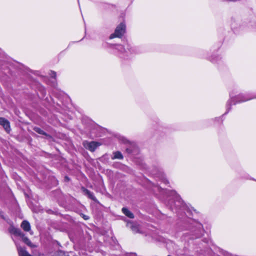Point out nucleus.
I'll list each match as a JSON object with an SVG mask.
<instances>
[{"instance_id":"ddd939ff","label":"nucleus","mask_w":256,"mask_h":256,"mask_svg":"<svg viewBox=\"0 0 256 256\" xmlns=\"http://www.w3.org/2000/svg\"><path fill=\"white\" fill-rule=\"evenodd\" d=\"M8 120L3 118H0V125L3 126Z\"/></svg>"},{"instance_id":"6ab92c4d","label":"nucleus","mask_w":256,"mask_h":256,"mask_svg":"<svg viewBox=\"0 0 256 256\" xmlns=\"http://www.w3.org/2000/svg\"><path fill=\"white\" fill-rule=\"evenodd\" d=\"M170 256V255H169V256Z\"/></svg>"},{"instance_id":"f257e3e1","label":"nucleus","mask_w":256,"mask_h":256,"mask_svg":"<svg viewBox=\"0 0 256 256\" xmlns=\"http://www.w3.org/2000/svg\"><path fill=\"white\" fill-rule=\"evenodd\" d=\"M10 232L16 236H19L22 238V241L28 246L31 247L34 246V245L30 240L27 237L25 236L24 234L20 230L13 228L11 229Z\"/></svg>"},{"instance_id":"f03ea898","label":"nucleus","mask_w":256,"mask_h":256,"mask_svg":"<svg viewBox=\"0 0 256 256\" xmlns=\"http://www.w3.org/2000/svg\"><path fill=\"white\" fill-rule=\"evenodd\" d=\"M126 24L122 22L120 23L116 28L114 33L112 34L110 38V39L116 37L120 38L126 32Z\"/></svg>"},{"instance_id":"f8f14e48","label":"nucleus","mask_w":256,"mask_h":256,"mask_svg":"<svg viewBox=\"0 0 256 256\" xmlns=\"http://www.w3.org/2000/svg\"><path fill=\"white\" fill-rule=\"evenodd\" d=\"M56 256H68V254L62 251H59Z\"/></svg>"},{"instance_id":"423d86ee","label":"nucleus","mask_w":256,"mask_h":256,"mask_svg":"<svg viewBox=\"0 0 256 256\" xmlns=\"http://www.w3.org/2000/svg\"><path fill=\"white\" fill-rule=\"evenodd\" d=\"M256 98V96L252 97V98H249V97L246 96H244V95H240L238 96V100H236V102H234V104H235L236 102H246V101L250 100L252 98Z\"/></svg>"},{"instance_id":"dca6fc26","label":"nucleus","mask_w":256,"mask_h":256,"mask_svg":"<svg viewBox=\"0 0 256 256\" xmlns=\"http://www.w3.org/2000/svg\"><path fill=\"white\" fill-rule=\"evenodd\" d=\"M178 203H180V205H179V204L176 205V206H180V205H181V204H182V202L180 201V200L178 201Z\"/></svg>"},{"instance_id":"9b49d317","label":"nucleus","mask_w":256,"mask_h":256,"mask_svg":"<svg viewBox=\"0 0 256 256\" xmlns=\"http://www.w3.org/2000/svg\"><path fill=\"white\" fill-rule=\"evenodd\" d=\"M34 130L36 132H38L39 134L46 135V133L39 128L36 127L34 128Z\"/></svg>"},{"instance_id":"7ed1b4c3","label":"nucleus","mask_w":256,"mask_h":256,"mask_svg":"<svg viewBox=\"0 0 256 256\" xmlns=\"http://www.w3.org/2000/svg\"><path fill=\"white\" fill-rule=\"evenodd\" d=\"M84 147L91 152H94L95 150L100 146V144L96 142H88L84 141L83 142Z\"/></svg>"},{"instance_id":"9d476101","label":"nucleus","mask_w":256,"mask_h":256,"mask_svg":"<svg viewBox=\"0 0 256 256\" xmlns=\"http://www.w3.org/2000/svg\"><path fill=\"white\" fill-rule=\"evenodd\" d=\"M4 128L7 132H9L10 130V122L8 120L2 126Z\"/></svg>"},{"instance_id":"20e7f679","label":"nucleus","mask_w":256,"mask_h":256,"mask_svg":"<svg viewBox=\"0 0 256 256\" xmlns=\"http://www.w3.org/2000/svg\"><path fill=\"white\" fill-rule=\"evenodd\" d=\"M127 226L134 233H141L139 226L133 222H128Z\"/></svg>"},{"instance_id":"a211bd4d","label":"nucleus","mask_w":256,"mask_h":256,"mask_svg":"<svg viewBox=\"0 0 256 256\" xmlns=\"http://www.w3.org/2000/svg\"><path fill=\"white\" fill-rule=\"evenodd\" d=\"M30 234H32V232H30Z\"/></svg>"},{"instance_id":"2eb2a0df","label":"nucleus","mask_w":256,"mask_h":256,"mask_svg":"<svg viewBox=\"0 0 256 256\" xmlns=\"http://www.w3.org/2000/svg\"><path fill=\"white\" fill-rule=\"evenodd\" d=\"M50 75L52 78H56V72L53 71H52L50 73Z\"/></svg>"},{"instance_id":"39448f33","label":"nucleus","mask_w":256,"mask_h":256,"mask_svg":"<svg viewBox=\"0 0 256 256\" xmlns=\"http://www.w3.org/2000/svg\"><path fill=\"white\" fill-rule=\"evenodd\" d=\"M21 228L26 232H30V225L27 220H24L21 224Z\"/></svg>"},{"instance_id":"0eeeda50","label":"nucleus","mask_w":256,"mask_h":256,"mask_svg":"<svg viewBox=\"0 0 256 256\" xmlns=\"http://www.w3.org/2000/svg\"><path fill=\"white\" fill-rule=\"evenodd\" d=\"M122 212L126 216L128 217L129 218H134V214L131 212H130L128 208H122Z\"/></svg>"},{"instance_id":"6e6552de","label":"nucleus","mask_w":256,"mask_h":256,"mask_svg":"<svg viewBox=\"0 0 256 256\" xmlns=\"http://www.w3.org/2000/svg\"><path fill=\"white\" fill-rule=\"evenodd\" d=\"M84 192H85L86 194L88 196L90 199L92 200H94L95 202L96 201V198L94 196V194L92 192H91L90 190H88L87 189L84 188Z\"/></svg>"},{"instance_id":"f3484780","label":"nucleus","mask_w":256,"mask_h":256,"mask_svg":"<svg viewBox=\"0 0 256 256\" xmlns=\"http://www.w3.org/2000/svg\"><path fill=\"white\" fill-rule=\"evenodd\" d=\"M84 218L85 220H87V219H88V217H87V216H84Z\"/></svg>"},{"instance_id":"1a4fd4ad","label":"nucleus","mask_w":256,"mask_h":256,"mask_svg":"<svg viewBox=\"0 0 256 256\" xmlns=\"http://www.w3.org/2000/svg\"><path fill=\"white\" fill-rule=\"evenodd\" d=\"M113 154H114V156L112 158V159H113V160L114 159L122 160L123 158L122 154L119 151L114 152L113 153Z\"/></svg>"},{"instance_id":"4468645a","label":"nucleus","mask_w":256,"mask_h":256,"mask_svg":"<svg viewBox=\"0 0 256 256\" xmlns=\"http://www.w3.org/2000/svg\"><path fill=\"white\" fill-rule=\"evenodd\" d=\"M117 49L120 50L121 52H123L125 51L124 48H123V46L122 45H118Z\"/></svg>"}]
</instances>
